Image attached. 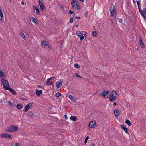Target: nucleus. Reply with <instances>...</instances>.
Here are the masks:
<instances>
[{
	"label": "nucleus",
	"instance_id": "nucleus-51",
	"mask_svg": "<svg viewBox=\"0 0 146 146\" xmlns=\"http://www.w3.org/2000/svg\"><path fill=\"white\" fill-rule=\"evenodd\" d=\"M22 99L23 100H24V101H26V100H27V99H26V98H22Z\"/></svg>",
	"mask_w": 146,
	"mask_h": 146
},
{
	"label": "nucleus",
	"instance_id": "nucleus-52",
	"mask_svg": "<svg viewBox=\"0 0 146 146\" xmlns=\"http://www.w3.org/2000/svg\"><path fill=\"white\" fill-rule=\"evenodd\" d=\"M91 146H95V145L93 143L92 144Z\"/></svg>",
	"mask_w": 146,
	"mask_h": 146
},
{
	"label": "nucleus",
	"instance_id": "nucleus-8",
	"mask_svg": "<svg viewBox=\"0 0 146 146\" xmlns=\"http://www.w3.org/2000/svg\"><path fill=\"white\" fill-rule=\"evenodd\" d=\"M68 98H69L71 101L73 102H75L76 101V100L74 98V97L70 94H68L66 96Z\"/></svg>",
	"mask_w": 146,
	"mask_h": 146
},
{
	"label": "nucleus",
	"instance_id": "nucleus-39",
	"mask_svg": "<svg viewBox=\"0 0 146 146\" xmlns=\"http://www.w3.org/2000/svg\"><path fill=\"white\" fill-rule=\"evenodd\" d=\"M19 144L18 143H16L14 145V146H19Z\"/></svg>",
	"mask_w": 146,
	"mask_h": 146
},
{
	"label": "nucleus",
	"instance_id": "nucleus-19",
	"mask_svg": "<svg viewBox=\"0 0 146 146\" xmlns=\"http://www.w3.org/2000/svg\"><path fill=\"white\" fill-rule=\"evenodd\" d=\"M27 115L30 117H34V115L32 112H29L27 113Z\"/></svg>",
	"mask_w": 146,
	"mask_h": 146
},
{
	"label": "nucleus",
	"instance_id": "nucleus-26",
	"mask_svg": "<svg viewBox=\"0 0 146 146\" xmlns=\"http://www.w3.org/2000/svg\"><path fill=\"white\" fill-rule=\"evenodd\" d=\"M7 102L11 107L12 108L14 106L13 104L11 101L9 100Z\"/></svg>",
	"mask_w": 146,
	"mask_h": 146
},
{
	"label": "nucleus",
	"instance_id": "nucleus-30",
	"mask_svg": "<svg viewBox=\"0 0 146 146\" xmlns=\"http://www.w3.org/2000/svg\"><path fill=\"white\" fill-rule=\"evenodd\" d=\"M20 35L21 37H22L23 38V39L24 40L25 39V36L24 34L22 32L20 33Z\"/></svg>",
	"mask_w": 146,
	"mask_h": 146
},
{
	"label": "nucleus",
	"instance_id": "nucleus-31",
	"mask_svg": "<svg viewBox=\"0 0 146 146\" xmlns=\"http://www.w3.org/2000/svg\"><path fill=\"white\" fill-rule=\"evenodd\" d=\"M138 7L139 11L141 15H142V14H143L144 13L143 12V11H142L141 9L140 6Z\"/></svg>",
	"mask_w": 146,
	"mask_h": 146
},
{
	"label": "nucleus",
	"instance_id": "nucleus-55",
	"mask_svg": "<svg viewBox=\"0 0 146 146\" xmlns=\"http://www.w3.org/2000/svg\"><path fill=\"white\" fill-rule=\"evenodd\" d=\"M1 101H2V100L1 99H0V103L1 102Z\"/></svg>",
	"mask_w": 146,
	"mask_h": 146
},
{
	"label": "nucleus",
	"instance_id": "nucleus-38",
	"mask_svg": "<svg viewBox=\"0 0 146 146\" xmlns=\"http://www.w3.org/2000/svg\"><path fill=\"white\" fill-rule=\"evenodd\" d=\"M73 21V18H71L70 19V22L71 23H72Z\"/></svg>",
	"mask_w": 146,
	"mask_h": 146
},
{
	"label": "nucleus",
	"instance_id": "nucleus-54",
	"mask_svg": "<svg viewBox=\"0 0 146 146\" xmlns=\"http://www.w3.org/2000/svg\"><path fill=\"white\" fill-rule=\"evenodd\" d=\"M78 24L76 25V27H78Z\"/></svg>",
	"mask_w": 146,
	"mask_h": 146
},
{
	"label": "nucleus",
	"instance_id": "nucleus-17",
	"mask_svg": "<svg viewBox=\"0 0 146 146\" xmlns=\"http://www.w3.org/2000/svg\"><path fill=\"white\" fill-rule=\"evenodd\" d=\"M62 81H60L56 82V87L57 89L59 88L60 87L62 86Z\"/></svg>",
	"mask_w": 146,
	"mask_h": 146
},
{
	"label": "nucleus",
	"instance_id": "nucleus-32",
	"mask_svg": "<svg viewBox=\"0 0 146 146\" xmlns=\"http://www.w3.org/2000/svg\"><path fill=\"white\" fill-rule=\"evenodd\" d=\"M96 35H97V33H96V31H94L92 33L93 36L94 37H95V36H96Z\"/></svg>",
	"mask_w": 146,
	"mask_h": 146
},
{
	"label": "nucleus",
	"instance_id": "nucleus-18",
	"mask_svg": "<svg viewBox=\"0 0 146 146\" xmlns=\"http://www.w3.org/2000/svg\"><path fill=\"white\" fill-rule=\"evenodd\" d=\"M7 90H9L14 95H15L17 93L13 89L11 88L10 87L8 88Z\"/></svg>",
	"mask_w": 146,
	"mask_h": 146
},
{
	"label": "nucleus",
	"instance_id": "nucleus-42",
	"mask_svg": "<svg viewBox=\"0 0 146 146\" xmlns=\"http://www.w3.org/2000/svg\"><path fill=\"white\" fill-rule=\"evenodd\" d=\"M38 86V88H40H40H41V89H44V88H42V87H41V86H40V85L38 86Z\"/></svg>",
	"mask_w": 146,
	"mask_h": 146
},
{
	"label": "nucleus",
	"instance_id": "nucleus-37",
	"mask_svg": "<svg viewBox=\"0 0 146 146\" xmlns=\"http://www.w3.org/2000/svg\"><path fill=\"white\" fill-rule=\"evenodd\" d=\"M143 11V12L145 14H146V8H143V11Z\"/></svg>",
	"mask_w": 146,
	"mask_h": 146
},
{
	"label": "nucleus",
	"instance_id": "nucleus-34",
	"mask_svg": "<svg viewBox=\"0 0 146 146\" xmlns=\"http://www.w3.org/2000/svg\"><path fill=\"white\" fill-rule=\"evenodd\" d=\"M74 66L77 68H80V66L78 64H75L74 65Z\"/></svg>",
	"mask_w": 146,
	"mask_h": 146
},
{
	"label": "nucleus",
	"instance_id": "nucleus-53",
	"mask_svg": "<svg viewBox=\"0 0 146 146\" xmlns=\"http://www.w3.org/2000/svg\"><path fill=\"white\" fill-rule=\"evenodd\" d=\"M80 1L83 2L84 1V0H79Z\"/></svg>",
	"mask_w": 146,
	"mask_h": 146
},
{
	"label": "nucleus",
	"instance_id": "nucleus-35",
	"mask_svg": "<svg viewBox=\"0 0 146 146\" xmlns=\"http://www.w3.org/2000/svg\"><path fill=\"white\" fill-rule=\"evenodd\" d=\"M89 139V137L88 136H87L85 138V141H84V142L85 143H86L87 142V140H88V139Z\"/></svg>",
	"mask_w": 146,
	"mask_h": 146
},
{
	"label": "nucleus",
	"instance_id": "nucleus-40",
	"mask_svg": "<svg viewBox=\"0 0 146 146\" xmlns=\"http://www.w3.org/2000/svg\"><path fill=\"white\" fill-rule=\"evenodd\" d=\"M85 16L86 17H88V12H86L85 14Z\"/></svg>",
	"mask_w": 146,
	"mask_h": 146
},
{
	"label": "nucleus",
	"instance_id": "nucleus-41",
	"mask_svg": "<svg viewBox=\"0 0 146 146\" xmlns=\"http://www.w3.org/2000/svg\"><path fill=\"white\" fill-rule=\"evenodd\" d=\"M137 3L138 5V7L140 6V3L139 2L137 1Z\"/></svg>",
	"mask_w": 146,
	"mask_h": 146
},
{
	"label": "nucleus",
	"instance_id": "nucleus-57",
	"mask_svg": "<svg viewBox=\"0 0 146 146\" xmlns=\"http://www.w3.org/2000/svg\"><path fill=\"white\" fill-rule=\"evenodd\" d=\"M35 92H36V89L35 90Z\"/></svg>",
	"mask_w": 146,
	"mask_h": 146
},
{
	"label": "nucleus",
	"instance_id": "nucleus-23",
	"mask_svg": "<svg viewBox=\"0 0 146 146\" xmlns=\"http://www.w3.org/2000/svg\"><path fill=\"white\" fill-rule=\"evenodd\" d=\"M114 113L116 116H118L119 115V111L117 110H114Z\"/></svg>",
	"mask_w": 146,
	"mask_h": 146
},
{
	"label": "nucleus",
	"instance_id": "nucleus-14",
	"mask_svg": "<svg viewBox=\"0 0 146 146\" xmlns=\"http://www.w3.org/2000/svg\"><path fill=\"white\" fill-rule=\"evenodd\" d=\"M54 78V77H51L48 79L47 80V81L46 82L45 84L46 85L48 86L50 85H52L53 84V82H52L50 81V80H51V79L52 78Z\"/></svg>",
	"mask_w": 146,
	"mask_h": 146
},
{
	"label": "nucleus",
	"instance_id": "nucleus-21",
	"mask_svg": "<svg viewBox=\"0 0 146 146\" xmlns=\"http://www.w3.org/2000/svg\"><path fill=\"white\" fill-rule=\"evenodd\" d=\"M121 126L122 129H123L124 131L125 132L127 133H128V129L124 125H121Z\"/></svg>",
	"mask_w": 146,
	"mask_h": 146
},
{
	"label": "nucleus",
	"instance_id": "nucleus-3",
	"mask_svg": "<svg viewBox=\"0 0 146 146\" xmlns=\"http://www.w3.org/2000/svg\"><path fill=\"white\" fill-rule=\"evenodd\" d=\"M1 82L2 83V84L5 90H7L10 87L8 81L5 79H2L1 81Z\"/></svg>",
	"mask_w": 146,
	"mask_h": 146
},
{
	"label": "nucleus",
	"instance_id": "nucleus-20",
	"mask_svg": "<svg viewBox=\"0 0 146 146\" xmlns=\"http://www.w3.org/2000/svg\"><path fill=\"white\" fill-rule=\"evenodd\" d=\"M42 90H38L37 89V96H40V94H42Z\"/></svg>",
	"mask_w": 146,
	"mask_h": 146
},
{
	"label": "nucleus",
	"instance_id": "nucleus-29",
	"mask_svg": "<svg viewBox=\"0 0 146 146\" xmlns=\"http://www.w3.org/2000/svg\"><path fill=\"white\" fill-rule=\"evenodd\" d=\"M61 94L59 92H57L55 95V96L57 98H58L61 95Z\"/></svg>",
	"mask_w": 146,
	"mask_h": 146
},
{
	"label": "nucleus",
	"instance_id": "nucleus-15",
	"mask_svg": "<svg viewBox=\"0 0 146 146\" xmlns=\"http://www.w3.org/2000/svg\"><path fill=\"white\" fill-rule=\"evenodd\" d=\"M38 1L40 9L42 10L43 11L44 10V6L43 5V3L42 1V2L40 0H38Z\"/></svg>",
	"mask_w": 146,
	"mask_h": 146
},
{
	"label": "nucleus",
	"instance_id": "nucleus-28",
	"mask_svg": "<svg viewBox=\"0 0 146 146\" xmlns=\"http://www.w3.org/2000/svg\"><path fill=\"white\" fill-rule=\"evenodd\" d=\"M115 19L116 21H118L120 23H121L122 22V19H119L116 17V16L115 17Z\"/></svg>",
	"mask_w": 146,
	"mask_h": 146
},
{
	"label": "nucleus",
	"instance_id": "nucleus-5",
	"mask_svg": "<svg viewBox=\"0 0 146 146\" xmlns=\"http://www.w3.org/2000/svg\"><path fill=\"white\" fill-rule=\"evenodd\" d=\"M18 129V127L14 125H11L9 127L6 129L7 132H13L15 131H17Z\"/></svg>",
	"mask_w": 146,
	"mask_h": 146
},
{
	"label": "nucleus",
	"instance_id": "nucleus-10",
	"mask_svg": "<svg viewBox=\"0 0 146 146\" xmlns=\"http://www.w3.org/2000/svg\"><path fill=\"white\" fill-rule=\"evenodd\" d=\"M76 35L78 37H80L81 41H82L84 39V37L82 33L79 31H78L76 33Z\"/></svg>",
	"mask_w": 146,
	"mask_h": 146
},
{
	"label": "nucleus",
	"instance_id": "nucleus-12",
	"mask_svg": "<svg viewBox=\"0 0 146 146\" xmlns=\"http://www.w3.org/2000/svg\"><path fill=\"white\" fill-rule=\"evenodd\" d=\"M6 77V75L1 69H0V78H5Z\"/></svg>",
	"mask_w": 146,
	"mask_h": 146
},
{
	"label": "nucleus",
	"instance_id": "nucleus-22",
	"mask_svg": "<svg viewBox=\"0 0 146 146\" xmlns=\"http://www.w3.org/2000/svg\"><path fill=\"white\" fill-rule=\"evenodd\" d=\"M23 107V104H17L16 106V107L19 110H21Z\"/></svg>",
	"mask_w": 146,
	"mask_h": 146
},
{
	"label": "nucleus",
	"instance_id": "nucleus-33",
	"mask_svg": "<svg viewBox=\"0 0 146 146\" xmlns=\"http://www.w3.org/2000/svg\"><path fill=\"white\" fill-rule=\"evenodd\" d=\"M74 76L75 77H79L80 78H81V77L77 73H75L74 74Z\"/></svg>",
	"mask_w": 146,
	"mask_h": 146
},
{
	"label": "nucleus",
	"instance_id": "nucleus-6",
	"mask_svg": "<svg viewBox=\"0 0 146 146\" xmlns=\"http://www.w3.org/2000/svg\"><path fill=\"white\" fill-rule=\"evenodd\" d=\"M102 93L100 94L101 96H102L105 98H107L108 96H107L108 94L109 93V92L108 91H105V90H102Z\"/></svg>",
	"mask_w": 146,
	"mask_h": 146
},
{
	"label": "nucleus",
	"instance_id": "nucleus-44",
	"mask_svg": "<svg viewBox=\"0 0 146 146\" xmlns=\"http://www.w3.org/2000/svg\"><path fill=\"white\" fill-rule=\"evenodd\" d=\"M37 14L39 15V9L37 8Z\"/></svg>",
	"mask_w": 146,
	"mask_h": 146
},
{
	"label": "nucleus",
	"instance_id": "nucleus-1",
	"mask_svg": "<svg viewBox=\"0 0 146 146\" xmlns=\"http://www.w3.org/2000/svg\"><path fill=\"white\" fill-rule=\"evenodd\" d=\"M71 4L72 8L76 9L79 10L81 9L80 5L78 4V1L73 0L71 2Z\"/></svg>",
	"mask_w": 146,
	"mask_h": 146
},
{
	"label": "nucleus",
	"instance_id": "nucleus-7",
	"mask_svg": "<svg viewBox=\"0 0 146 146\" xmlns=\"http://www.w3.org/2000/svg\"><path fill=\"white\" fill-rule=\"evenodd\" d=\"M32 103H29L27 104V105L25 106L24 109V111L26 112L29 110L31 109L32 107Z\"/></svg>",
	"mask_w": 146,
	"mask_h": 146
},
{
	"label": "nucleus",
	"instance_id": "nucleus-4",
	"mask_svg": "<svg viewBox=\"0 0 146 146\" xmlns=\"http://www.w3.org/2000/svg\"><path fill=\"white\" fill-rule=\"evenodd\" d=\"M110 11L111 13V17H112L115 14V7L113 5H111L110 7Z\"/></svg>",
	"mask_w": 146,
	"mask_h": 146
},
{
	"label": "nucleus",
	"instance_id": "nucleus-16",
	"mask_svg": "<svg viewBox=\"0 0 146 146\" xmlns=\"http://www.w3.org/2000/svg\"><path fill=\"white\" fill-rule=\"evenodd\" d=\"M139 41L140 44V45L141 46L142 48H144L145 46L142 41V39L141 37H139Z\"/></svg>",
	"mask_w": 146,
	"mask_h": 146
},
{
	"label": "nucleus",
	"instance_id": "nucleus-47",
	"mask_svg": "<svg viewBox=\"0 0 146 146\" xmlns=\"http://www.w3.org/2000/svg\"><path fill=\"white\" fill-rule=\"evenodd\" d=\"M21 3L23 5H24V3L23 1H22L21 2Z\"/></svg>",
	"mask_w": 146,
	"mask_h": 146
},
{
	"label": "nucleus",
	"instance_id": "nucleus-36",
	"mask_svg": "<svg viewBox=\"0 0 146 146\" xmlns=\"http://www.w3.org/2000/svg\"><path fill=\"white\" fill-rule=\"evenodd\" d=\"M74 13V12L73 11H72L70 9L68 13L69 14H72L73 13Z\"/></svg>",
	"mask_w": 146,
	"mask_h": 146
},
{
	"label": "nucleus",
	"instance_id": "nucleus-58",
	"mask_svg": "<svg viewBox=\"0 0 146 146\" xmlns=\"http://www.w3.org/2000/svg\"><path fill=\"white\" fill-rule=\"evenodd\" d=\"M74 16H75V15H73V17H74Z\"/></svg>",
	"mask_w": 146,
	"mask_h": 146
},
{
	"label": "nucleus",
	"instance_id": "nucleus-13",
	"mask_svg": "<svg viewBox=\"0 0 146 146\" xmlns=\"http://www.w3.org/2000/svg\"><path fill=\"white\" fill-rule=\"evenodd\" d=\"M96 123L95 121H91L89 124V126L91 128H94L95 126Z\"/></svg>",
	"mask_w": 146,
	"mask_h": 146
},
{
	"label": "nucleus",
	"instance_id": "nucleus-45",
	"mask_svg": "<svg viewBox=\"0 0 146 146\" xmlns=\"http://www.w3.org/2000/svg\"><path fill=\"white\" fill-rule=\"evenodd\" d=\"M75 18L76 19H80V17H75Z\"/></svg>",
	"mask_w": 146,
	"mask_h": 146
},
{
	"label": "nucleus",
	"instance_id": "nucleus-2",
	"mask_svg": "<svg viewBox=\"0 0 146 146\" xmlns=\"http://www.w3.org/2000/svg\"><path fill=\"white\" fill-rule=\"evenodd\" d=\"M116 95L117 93L115 91H112L111 92L109 97L110 100L111 102L115 101L117 98Z\"/></svg>",
	"mask_w": 146,
	"mask_h": 146
},
{
	"label": "nucleus",
	"instance_id": "nucleus-56",
	"mask_svg": "<svg viewBox=\"0 0 146 146\" xmlns=\"http://www.w3.org/2000/svg\"><path fill=\"white\" fill-rule=\"evenodd\" d=\"M9 0V1L10 2H11V0Z\"/></svg>",
	"mask_w": 146,
	"mask_h": 146
},
{
	"label": "nucleus",
	"instance_id": "nucleus-46",
	"mask_svg": "<svg viewBox=\"0 0 146 146\" xmlns=\"http://www.w3.org/2000/svg\"><path fill=\"white\" fill-rule=\"evenodd\" d=\"M84 33L85 34H84V36H86L87 33H86V32H85V31H84Z\"/></svg>",
	"mask_w": 146,
	"mask_h": 146
},
{
	"label": "nucleus",
	"instance_id": "nucleus-43",
	"mask_svg": "<svg viewBox=\"0 0 146 146\" xmlns=\"http://www.w3.org/2000/svg\"><path fill=\"white\" fill-rule=\"evenodd\" d=\"M33 7L34 10L36 11V7L35 6L33 5Z\"/></svg>",
	"mask_w": 146,
	"mask_h": 146
},
{
	"label": "nucleus",
	"instance_id": "nucleus-49",
	"mask_svg": "<svg viewBox=\"0 0 146 146\" xmlns=\"http://www.w3.org/2000/svg\"><path fill=\"white\" fill-rule=\"evenodd\" d=\"M116 105V103L115 102H114L113 103V105L114 106H115Z\"/></svg>",
	"mask_w": 146,
	"mask_h": 146
},
{
	"label": "nucleus",
	"instance_id": "nucleus-9",
	"mask_svg": "<svg viewBox=\"0 0 146 146\" xmlns=\"http://www.w3.org/2000/svg\"><path fill=\"white\" fill-rule=\"evenodd\" d=\"M42 45L45 48L47 49H49V46L48 45V43L46 41H43L42 42Z\"/></svg>",
	"mask_w": 146,
	"mask_h": 146
},
{
	"label": "nucleus",
	"instance_id": "nucleus-24",
	"mask_svg": "<svg viewBox=\"0 0 146 146\" xmlns=\"http://www.w3.org/2000/svg\"><path fill=\"white\" fill-rule=\"evenodd\" d=\"M125 123L127 124V125L129 126H131L132 125V124L130 122V121L128 119L126 120L125 121Z\"/></svg>",
	"mask_w": 146,
	"mask_h": 146
},
{
	"label": "nucleus",
	"instance_id": "nucleus-27",
	"mask_svg": "<svg viewBox=\"0 0 146 146\" xmlns=\"http://www.w3.org/2000/svg\"><path fill=\"white\" fill-rule=\"evenodd\" d=\"M70 119L73 121H76L77 119V118L76 116H71L70 117Z\"/></svg>",
	"mask_w": 146,
	"mask_h": 146
},
{
	"label": "nucleus",
	"instance_id": "nucleus-48",
	"mask_svg": "<svg viewBox=\"0 0 146 146\" xmlns=\"http://www.w3.org/2000/svg\"><path fill=\"white\" fill-rule=\"evenodd\" d=\"M64 117H65V119H67V116L66 115H64Z\"/></svg>",
	"mask_w": 146,
	"mask_h": 146
},
{
	"label": "nucleus",
	"instance_id": "nucleus-50",
	"mask_svg": "<svg viewBox=\"0 0 146 146\" xmlns=\"http://www.w3.org/2000/svg\"><path fill=\"white\" fill-rule=\"evenodd\" d=\"M133 3L135 4L136 3L135 0H133Z\"/></svg>",
	"mask_w": 146,
	"mask_h": 146
},
{
	"label": "nucleus",
	"instance_id": "nucleus-25",
	"mask_svg": "<svg viewBox=\"0 0 146 146\" xmlns=\"http://www.w3.org/2000/svg\"><path fill=\"white\" fill-rule=\"evenodd\" d=\"M30 20L33 22L35 24L36 23V20L34 17H32L30 19Z\"/></svg>",
	"mask_w": 146,
	"mask_h": 146
},
{
	"label": "nucleus",
	"instance_id": "nucleus-11",
	"mask_svg": "<svg viewBox=\"0 0 146 146\" xmlns=\"http://www.w3.org/2000/svg\"><path fill=\"white\" fill-rule=\"evenodd\" d=\"M0 137L3 138H5L8 139H10L11 138V135H8L6 133H3L1 134Z\"/></svg>",
	"mask_w": 146,
	"mask_h": 146
}]
</instances>
